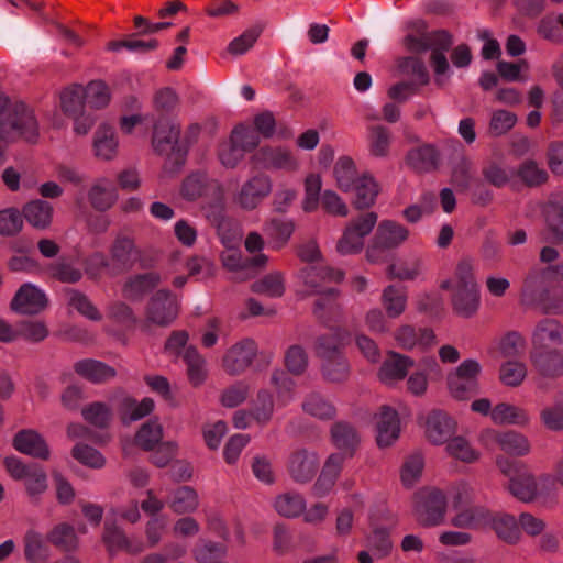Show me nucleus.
<instances>
[{
    "label": "nucleus",
    "instance_id": "57",
    "mask_svg": "<svg viewBox=\"0 0 563 563\" xmlns=\"http://www.w3.org/2000/svg\"><path fill=\"white\" fill-rule=\"evenodd\" d=\"M493 528L497 536L508 543L519 541L521 532L518 519L512 515L503 514L493 520Z\"/></svg>",
    "mask_w": 563,
    "mask_h": 563
},
{
    "label": "nucleus",
    "instance_id": "45",
    "mask_svg": "<svg viewBox=\"0 0 563 563\" xmlns=\"http://www.w3.org/2000/svg\"><path fill=\"white\" fill-rule=\"evenodd\" d=\"M321 373L331 383L345 382L350 376V364L344 354L321 360Z\"/></svg>",
    "mask_w": 563,
    "mask_h": 563
},
{
    "label": "nucleus",
    "instance_id": "38",
    "mask_svg": "<svg viewBox=\"0 0 563 563\" xmlns=\"http://www.w3.org/2000/svg\"><path fill=\"white\" fill-rule=\"evenodd\" d=\"M183 361L187 366V376L190 384L194 386L203 384L208 375L207 362L195 346L185 349Z\"/></svg>",
    "mask_w": 563,
    "mask_h": 563
},
{
    "label": "nucleus",
    "instance_id": "7",
    "mask_svg": "<svg viewBox=\"0 0 563 563\" xmlns=\"http://www.w3.org/2000/svg\"><path fill=\"white\" fill-rule=\"evenodd\" d=\"M553 488V478L550 476L536 478L529 472L510 477L508 484L510 494L523 503H530L539 497H547L551 494Z\"/></svg>",
    "mask_w": 563,
    "mask_h": 563
},
{
    "label": "nucleus",
    "instance_id": "32",
    "mask_svg": "<svg viewBox=\"0 0 563 563\" xmlns=\"http://www.w3.org/2000/svg\"><path fill=\"white\" fill-rule=\"evenodd\" d=\"M161 283V275L156 272H147L131 276L125 282L122 292L126 299L140 300L145 294L154 289Z\"/></svg>",
    "mask_w": 563,
    "mask_h": 563
},
{
    "label": "nucleus",
    "instance_id": "34",
    "mask_svg": "<svg viewBox=\"0 0 563 563\" xmlns=\"http://www.w3.org/2000/svg\"><path fill=\"white\" fill-rule=\"evenodd\" d=\"M74 369L82 378L96 384L108 382L117 374L113 367L91 358L76 362Z\"/></svg>",
    "mask_w": 563,
    "mask_h": 563
},
{
    "label": "nucleus",
    "instance_id": "64",
    "mask_svg": "<svg viewBox=\"0 0 563 563\" xmlns=\"http://www.w3.org/2000/svg\"><path fill=\"white\" fill-rule=\"evenodd\" d=\"M527 376V367L523 363L508 361L501 364L499 369L500 382L508 387L519 386Z\"/></svg>",
    "mask_w": 563,
    "mask_h": 563
},
{
    "label": "nucleus",
    "instance_id": "11",
    "mask_svg": "<svg viewBox=\"0 0 563 563\" xmlns=\"http://www.w3.org/2000/svg\"><path fill=\"white\" fill-rule=\"evenodd\" d=\"M178 312V297L167 289H161L151 297L146 318L154 324L166 327L177 318Z\"/></svg>",
    "mask_w": 563,
    "mask_h": 563
},
{
    "label": "nucleus",
    "instance_id": "48",
    "mask_svg": "<svg viewBox=\"0 0 563 563\" xmlns=\"http://www.w3.org/2000/svg\"><path fill=\"white\" fill-rule=\"evenodd\" d=\"M252 290L269 298H279L285 294V277L279 271H274L252 285Z\"/></svg>",
    "mask_w": 563,
    "mask_h": 563
},
{
    "label": "nucleus",
    "instance_id": "15",
    "mask_svg": "<svg viewBox=\"0 0 563 563\" xmlns=\"http://www.w3.org/2000/svg\"><path fill=\"white\" fill-rule=\"evenodd\" d=\"M48 305L46 294L36 285L23 284L10 302L12 311L20 314H37Z\"/></svg>",
    "mask_w": 563,
    "mask_h": 563
},
{
    "label": "nucleus",
    "instance_id": "21",
    "mask_svg": "<svg viewBox=\"0 0 563 563\" xmlns=\"http://www.w3.org/2000/svg\"><path fill=\"white\" fill-rule=\"evenodd\" d=\"M376 441L379 448L390 446L399 437L400 421L395 409L383 406L376 415Z\"/></svg>",
    "mask_w": 563,
    "mask_h": 563
},
{
    "label": "nucleus",
    "instance_id": "2",
    "mask_svg": "<svg viewBox=\"0 0 563 563\" xmlns=\"http://www.w3.org/2000/svg\"><path fill=\"white\" fill-rule=\"evenodd\" d=\"M342 271L328 266L308 265L299 272V278L308 287L310 294L320 295L313 308V313L323 322L336 320L341 313L338 303V290L327 287L329 283H339L343 279Z\"/></svg>",
    "mask_w": 563,
    "mask_h": 563
},
{
    "label": "nucleus",
    "instance_id": "29",
    "mask_svg": "<svg viewBox=\"0 0 563 563\" xmlns=\"http://www.w3.org/2000/svg\"><path fill=\"white\" fill-rule=\"evenodd\" d=\"M350 339L347 331L335 328L329 334H322L317 338L314 343V353L320 360L336 356L342 353V349Z\"/></svg>",
    "mask_w": 563,
    "mask_h": 563
},
{
    "label": "nucleus",
    "instance_id": "6",
    "mask_svg": "<svg viewBox=\"0 0 563 563\" xmlns=\"http://www.w3.org/2000/svg\"><path fill=\"white\" fill-rule=\"evenodd\" d=\"M406 47L416 54H430V63L437 77L449 71L446 53L452 46L451 37H406ZM439 81L440 79L437 78Z\"/></svg>",
    "mask_w": 563,
    "mask_h": 563
},
{
    "label": "nucleus",
    "instance_id": "31",
    "mask_svg": "<svg viewBox=\"0 0 563 563\" xmlns=\"http://www.w3.org/2000/svg\"><path fill=\"white\" fill-rule=\"evenodd\" d=\"M223 266L231 272H247L250 268H260L266 266L268 256L260 253L250 258H244L238 247L227 249L221 254Z\"/></svg>",
    "mask_w": 563,
    "mask_h": 563
},
{
    "label": "nucleus",
    "instance_id": "22",
    "mask_svg": "<svg viewBox=\"0 0 563 563\" xmlns=\"http://www.w3.org/2000/svg\"><path fill=\"white\" fill-rule=\"evenodd\" d=\"M532 347L558 349L563 345V324L555 319L539 321L531 336Z\"/></svg>",
    "mask_w": 563,
    "mask_h": 563
},
{
    "label": "nucleus",
    "instance_id": "39",
    "mask_svg": "<svg viewBox=\"0 0 563 563\" xmlns=\"http://www.w3.org/2000/svg\"><path fill=\"white\" fill-rule=\"evenodd\" d=\"M88 198L95 209L108 210L117 200L115 188L109 179L100 178L91 186Z\"/></svg>",
    "mask_w": 563,
    "mask_h": 563
},
{
    "label": "nucleus",
    "instance_id": "10",
    "mask_svg": "<svg viewBox=\"0 0 563 563\" xmlns=\"http://www.w3.org/2000/svg\"><path fill=\"white\" fill-rule=\"evenodd\" d=\"M377 222V214L368 212L352 221L339 240L336 251L341 255H350L361 252L364 245V238L368 235Z\"/></svg>",
    "mask_w": 563,
    "mask_h": 563
},
{
    "label": "nucleus",
    "instance_id": "18",
    "mask_svg": "<svg viewBox=\"0 0 563 563\" xmlns=\"http://www.w3.org/2000/svg\"><path fill=\"white\" fill-rule=\"evenodd\" d=\"M530 361L543 377L556 378L563 375V353L559 349L531 347Z\"/></svg>",
    "mask_w": 563,
    "mask_h": 563
},
{
    "label": "nucleus",
    "instance_id": "46",
    "mask_svg": "<svg viewBox=\"0 0 563 563\" xmlns=\"http://www.w3.org/2000/svg\"><path fill=\"white\" fill-rule=\"evenodd\" d=\"M331 439L333 444L352 455L358 443V435L354 427L347 422L339 421L331 428Z\"/></svg>",
    "mask_w": 563,
    "mask_h": 563
},
{
    "label": "nucleus",
    "instance_id": "16",
    "mask_svg": "<svg viewBox=\"0 0 563 563\" xmlns=\"http://www.w3.org/2000/svg\"><path fill=\"white\" fill-rule=\"evenodd\" d=\"M252 161L264 169L295 172L299 168V162L295 154L282 146L261 147L252 156Z\"/></svg>",
    "mask_w": 563,
    "mask_h": 563
},
{
    "label": "nucleus",
    "instance_id": "20",
    "mask_svg": "<svg viewBox=\"0 0 563 563\" xmlns=\"http://www.w3.org/2000/svg\"><path fill=\"white\" fill-rule=\"evenodd\" d=\"M455 428V421L441 410H434L426 418V435L435 445L446 443L454 434Z\"/></svg>",
    "mask_w": 563,
    "mask_h": 563
},
{
    "label": "nucleus",
    "instance_id": "44",
    "mask_svg": "<svg viewBox=\"0 0 563 563\" xmlns=\"http://www.w3.org/2000/svg\"><path fill=\"white\" fill-rule=\"evenodd\" d=\"M23 217L34 228L45 229L52 222L53 207L44 200H33L23 208Z\"/></svg>",
    "mask_w": 563,
    "mask_h": 563
},
{
    "label": "nucleus",
    "instance_id": "62",
    "mask_svg": "<svg viewBox=\"0 0 563 563\" xmlns=\"http://www.w3.org/2000/svg\"><path fill=\"white\" fill-rule=\"evenodd\" d=\"M198 563H222L225 561L227 547L221 543L205 542L194 549Z\"/></svg>",
    "mask_w": 563,
    "mask_h": 563
},
{
    "label": "nucleus",
    "instance_id": "12",
    "mask_svg": "<svg viewBox=\"0 0 563 563\" xmlns=\"http://www.w3.org/2000/svg\"><path fill=\"white\" fill-rule=\"evenodd\" d=\"M481 441L486 448L497 444L504 452L516 456L527 455L531 450L528 438L514 430L498 432L494 429H486L481 434Z\"/></svg>",
    "mask_w": 563,
    "mask_h": 563
},
{
    "label": "nucleus",
    "instance_id": "50",
    "mask_svg": "<svg viewBox=\"0 0 563 563\" xmlns=\"http://www.w3.org/2000/svg\"><path fill=\"white\" fill-rule=\"evenodd\" d=\"M489 521V514L484 507H471L457 512L451 523L461 529H477Z\"/></svg>",
    "mask_w": 563,
    "mask_h": 563
},
{
    "label": "nucleus",
    "instance_id": "13",
    "mask_svg": "<svg viewBox=\"0 0 563 563\" xmlns=\"http://www.w3.org/2000/svg\"><path fill=\"white\" fill-rule=\"evenodd\" d=\"M181 196L188 201L200 197H208L216 201L223 198V188L220 181L209 178L205 173H192L185 178L181 185Z\"/></svg>",
    "mask_w": 563,
    "mask_h": 563
},
{
    "label": "nucleus",
    "instance_id": "19",
    "mask_svg": "<svg viewBox=\"0 0 563 563\" xmlns=\"http://www.w3.org/2000/svg\"><path fill=\"white\" fill-rule=\"evenodd\" d=\"M141 251L133 239L119 235L110 247V260L117 273L131 269L140 260Z\"/></svg>",
    "mask_w": 563,
    "mask_h": 563
},
{
    "label": "nucleus",
    "instance_id": "40",
    "mask_svg": "<svg viewBox=\"0 0 563 563\" xmlns=\"http://www.w3.org/2000/svg\"><path fill=\"white\" fill-rule=\"evenodd\" d=\"M407 291L405 287L389 285L382 294V303L389 318L396 319L400 317L407 307Z\"/></svg>",
    "mask_w": 563,
    "mask_h": 563
},
{
    "label": "nucleus",
    "instance_id": "3",
    "mask_svg": "<svg viewBox=\"0 0 563 563\" xmlns=\"http://www.w3.org/2000/svg\"><path fill=\"white\" fill-rule=\"evenodd\" d=\"M180 126L168 119H159L153 129L152 146L159 154H168L165 169L178 172L186 162L187 146L179 142Z\"/></svg>",
    "mask_w": 563,
    "mask_h": 563
},
{
    "label": "nucleus",
    "instance_id": "49",
    "mask_svg": "<svg viewBox=\"0 0 563 563\" xmlns=\"http://www.w3.org/2000/svg\"><path fill=\"white\" fill-rule=\"evenodd\" d=\"M274 508L283 517L296 518L303 514L306 500L298 493H285L275 498Z\"/></svg>",
    "mask_w": 563,
    "mask_h": 563
},
{
    "label": "nucleus",
    "instance_id": "54",
    "mask_svg": "<svg viewBox=\"0 0 563 563\" xmlns=\"http://www.w3.org/2000/svg\"><path fill=\"white\" fill-rule=\"evenodd\" d=\"M48 541L64 551H74L78 548V537L75 528L66 522L56 525L47 534Z\"/></svg>",
    "mask_w": 563,
    "mask_h": 563
},
{
    "label": "nucleus",
    "instance_id": "59",
    "mask_svg": "<svg viewBox=\"0 0 563 563\" xmlns=\"http://www.w3.org/2000/svg\"><path fill=\"white\" fill-rule=\"evenodd\" d=\"M81 415L88 423L99 429L107 428L112 419L111 408L100 401L89 404L82 408Z\"/></svg>",
    "mask_w": 563,
    "mask_h": 563
},
{
    "label": "nucleus",
    "instance_id": "1",
    "mask_svg": "<svg viewBox=\"0 0 563 563\" xmlns=\"http://www.w3.org/2000/svg\"><path fill=\"white\" fill-rule=\"evenodd\" d=\"M38 136V122L33 110L23 101L0 92V163L4 145L20 140L35 143Z\"/></svg>",
    "mask_w": 563,
    "mask_h": 563
},
{
    "label": "nucleus",
    "instance_id": "30",
    "mask_svg": "<svg viewBox=\"0 0 563 563\" xmlns=\"http://www.w3.org/2000/svg\"><path fill=\"white\" fill-rule=\"evenodd\" d=\"M476 261L470 256L462 257L454 269L453 276L441 284L442 289L477 287L475 277Z\"/></svg>",
    "mask_w": 563,
    "mask_h": 563
},
{
    "label": "nucleus",
    "instance_id": "35",
    "mask_svg": "<svg viewBox=\"0 0 563 563\" xmlns=\"http://www.w3.org/2000/svg\"><path fill=\"white\" fill-rule=\"evenodd\" d=\"M492 421L499 426L526 427L530 422V416L528 411L521 407L508 402H500L493 408Z\"/></svg>",
    "mask_w": 563,
    "mask_h": 563
},
{
    "label": "nucleus",
    "instance_id": "17",
    "mask_svg": "<svg viewBox=\"0 0 563 563\" xmlns=\"http://www.w3.org/2000/svg\"><path fill=\"white\" fill-rule=\"evenodd\" d=\"M256 353L257 345L253 340H241L224 353L222 367L229 375H239L251 366Z\"/></svg>",
    "mask_w": 563,
    "mask_h": 563
},
{
    "label": "nucleus",
    "instance_id": "8",
    "mask_svg": "<svg viewBox=\"0 0 563 563\" xmlns=\"http://www.w3.org/2000/svg\"><path fill=\"white\" fill-rule=\"evenodd\" d=\"M273 190L272 178L257 173L249 177L234 195V202L243 210L251 211L256 209Z\"/></svg>",
    "mask_w": 563,
    "mask_h": 563
},
{
    "label": "nucleus",
    "instance_id": "43",
    "mask_svg": "<svg viewBox=\"0 0 563 563\" xmlns=\"http://www.w3.org/2000/svg\"><path fill=\"white\" fill-rule=\"evenodd\" d=\"M423 269L422 260L418 256H412L389 265L388 276L399 280H416L422 275Z\"/></svg>",
    "mask_w": 563,
    "mask_h": 563
},
{
    "label": "nucleus",
    "instance_id": "60",
    "mask_svg": "<svg viewBox=\"0 0 563 563\" xmlns=\"http://www.w3.org/2000/svg\"><path fill=\"white\" fill-rule=\"evenodd\" d=\"M163 438V427L157 420L144 423L135 435L136 444L145 451H151Z\"/></svg>",
    "mask_w": 563,
    "mask_h": 563
},
{
    "label": "nucleus",
    "instance_id": "14",
    "mask_svg": "<svg viewBox=\"0 0 563 563\" xmlns=\"http://www.w3.org/2000/svg\"><path fill=\"white\" fill-rule=\"evenodd\" d=\"M320 466L318 454L314 451L299 448L294 450L287 461V471L291 479L305 484L316 476Z\"/></svg>",
    "mask_w": 563,
    "mask_h": 563
},
{
    "label": "nucleus",
    "instance_id": "5",
    "mask_svg": "<svg viewBox=\"0 0 563 563\" xmlns=\"http://www.w3.org/2000/svg\"><path fill=\"white\" fill-rule=\"evenodd\" d=\"M482 365L474 358L464 360L448 375L450 394L459 400H465L479 393L478 377Z\"/></svg>",
    "mask_w": 563,
    "mask_h": 563
},
{
    "label": "nucleus",
    "instance_id": "24",
    "mask_svg": "<svg viewBox=\"0 0 563 563\" xmlns=\"http://www.w3.org/2000/svg\"><path fill=\"white\" fill-rule=\"evenodd\" d=\"M102 539L111 555L119 551L136 554L144 550V543L141 540L129 539L122 529L109 522L104 525Z\"/></svg>",
    "mask_w": 563,
    "mask_h": 563
},
{
    "label": "nucleus",
    "instance_id": "41",
    "mask_svg": "<svg viewBox=\"0 0 563 563\" xmlns=\"http://www.w3.org/2000/svg\"><path fill=\"white\" fill-rule=\"evenodd\" d=\"M154 401L151 398H144L141 401L125 396L121 399L119 412L124 423L137 421L154 410Z\"/></svg>",
    "mask_w": 563,
    "mask_h": 563
},
{
    "label": "nucleus",
    "instance_id": "53",
    "mask_svg": "<svg viewBox=\"0 0 563 563\" xmlns=\"http://www.w3.org/2000/svg\"><path fill=\"white\" fill-rule=\"evenodd\" d=\"M515 177L528 187H538L548 180V172L536 161L527 159L515 169Z\"/></svg>",
    "mask_w": 563,
    "mask_h": 563
},
{
    "label": "nucleus",
    "instance_id": "42",
    "mask_svg": "<svg viewBox=\"0 0 563 563\" xmlns=\"http://www.w3.org/2000/svg\"><path fill=\"white\" fill-rule=\"evenodd\" d=\"M355 198L353 205L357 209H366L374 205L378 195V184L369 174H363L354 185Z\"/></svg>",
    "mask_w": 563,
    "mask_h": 563
},
{
    "label": "nucleus",
    "instance_id": "33",
    "mask_svg": "<svg viewBox=\"0 0 563 563\" xmlns=\"http://www.w3.org/2000/svg\"><path fill=\"white\" fill-rule=\"evenodd\" d=\"M301 408L305 413L319 420H332L336 416L334 404L327 396L318 391L309 393L305 397Z\"/></svg>",
    "mask_w": 563,
    "mask_h": 563
},
{
    "label": "nucleus",
    "instance_id": "56",
    "mask_svg": "<svg viewBox=\"0 0 563 563\" xmlns=\"http://www.w3.org/2000/svg\"><path fill=\"white\" fill-rule=\"evenodd\" d=\"M446 443V452L455 460L474 463L481 456V453L464 437H453Z\"/></svg>",
    "mask_w": 563,
    "mask_h": 563
},
{
    "label": "nucleus",
    "instance_id": "37",
    "mask_svg": "<svg viewBox=\"0 0 563 563\" xmlns=\"http://www.w3.org/2000/svg\"><path fill=\"white\" fill-rule=\"evenodd\" d=\"M295 231V223L290 219H272L264 225V233L269 240L272 247L279 250L290 240Z\"/></svg>",
    "mask_w": 563,
    "mask_h": 563
},
{
    "label": "nucleus",
    "instance_id": "52",
    "mask_svg": "<svg viewBox=\"0 0 563 563\" xmlns=\"http://www.w3.org/2000/svg\"><path fill=\"white\" fill-rule=\"evenodd\" d=\"M59 98L63 112L69 117L77 115L84 109L85 88L78 84L71 85L62 90Z\"/></svg>",
    "mask_w": 563,
    "mask_h": 563
},
{
    "label": "nucleus",
    "instance_id": "47",
    "mask_svg": "<svg viewBox=\"0 0 563 563\" xmlns=\"http://www.w3.org/2000/svg\"><path fill=\"white\" fill-rule=\"evenodd\" d=\"M271 383L275 387L277 404L280 407L289 405L295 399L296 383L285 371L275 369Z\"/></svg>",
    "mask_w": 563,
    "mask_h": 563
},
{
    "label": "nucleus",
    "instance_id": "63",
    "mask_svg": "<svg viewBox=\"0 0 563 563\" xmlns=\"http://www.w3.org/2000/svg\"><path fill=\"white\" fill-rule=\"evenodd\" d=\"M48 272L52 277L62 283H77L81 279V271L71 262L67 260H59L48 266Z\"/></svg>",
    "mask_w": 563,
    "mask_h": 563
},
{
    "label": "nucleus",
    "instance_id": "23",
    "mask_svg": "<svg viewBox=\"0 0 563 563\" xmlns=\"http://www.w3.org/2000/svg\"><path fill=\"white\" fill-rule=\"evenodd\" d=\"M13 446L16 451L35 459L47 460L49 449L45 439L33 429L19 431L13 439Z\"/></svg>",
    "mask_w": 563,
    "mask_h": 563
},
{
    "label": "nucleus",
    "instance_id": "4",
    "mask_svg": "<svg viewBox=\"0 0 563 563\" xmlns=\"http://www.w3.org/2000/svg\"><path fill=\"white\" fill-rule=\"evenodd\" d=\"M448 498L437 487H424L415 495V516L422 527H437L445 522Z\"/></svg>",
    "mask_w": 563,
    "mask_h": 563
},
{
    "label": "nucleus",
    "instance_id": "26",
    "mask_svg": "<svg viewBox=\"0 0 563 563\" xmlns=\"http://www.w3.org/2000/svg\"><path fill=\"white\" fill-rule=\"evenodd\" d=\"M394 338L397 344L405 350H412L415 347L427 349L434 344L435 335L431 329H416L411 325L405 324L399 327Z\"/></svg>",
    "mask_w": 563,
    "mask_h": 563
},
{
    "label": "nucleus",
    "instance_id": "9",
    "mask_svg": "<svg viewBox=\"0 0 563 563\" xmlns=\"http://www.w3.org/2000/svg\"><path fill=\"white\" fill-rule=\"evenodd\" d=\"M408 230L391 220L382 221L377 228L374 243L366 251V257L372 263L382 261V251L398 247L408 238Z\"/></svg>",
    "mask_w": 563,
    "mask_h": 563
},
{
    "label": "nucleus",
    "instance_id": "25",
    "mask_svg": "<svg viewBox=\"0 0 563 563\" xmlns=\"http://www.w3.org/2000/svg\"><path fill=\"white\" fill-rule=\"evenodd\" d=\"M413 365L415 362L411 357L391 351L383 362L378 372V377L382 383L393 385L402 380L406 377L408 369Z\"/></svg>",
    "mask_w": 563,
    "mask_h": 563
},
{
    "label": "nucleus",
    "instance_id": "61",
    "mask_svg": "<svg viewBox=\"0 0 563 563\" xmlns=\"http://www.w3.org/2000/svg\"><path fill=\"white\" fill-rule=\"evenodd\" d=\"M67 302L81 316L92 321H100L102 316L91 300L81 291L70 289L67 292Z\"/></svg>",
    "mask_w": 563,
    "mask_h": 563
},
{
    "label": "nucleus",
    "instance_id": "28",
    "mask_svg": "<svg viewBox=\"0 0 563 563\" xmlns=\"http://www.w3.org/2000/svg\"><path fill=\"white\" fill-rule=\"evenodd\" d=\"M453 310L463 318L474 316L481 303L479 287L452 288Z\"/></svg>",
    "mask_w": 563,
    "mask_h": 563
},
{
    "label": "nucleus",
    "instance_id": "36",
    "mask_svg": "<svg viewBox=\"0 0 563 563\" xmlns=\"http://www.w3.org/2000/svg\"><path fill=\"white\" fill-rule=\"evenodd\" d=\"M118 139L114 130L107 125L101 124L93 137V152L97 158L102 161H111L118 153Z\"/></svg>",
    "mask_w": 563,
    "mask_h": 563
},
{
    "label": "nucleus",
    "instance_id": "55",
    "mask_svg": "<svg viewBox=\"0 0 563 563\" xmlns=\"http://www.w3.org/2000/svg\"><path fill=\"white\" fill-rule=\"evenodd\" d=\"M334 176L339 188L351 191L361 176H357L356 167L352 158L340 157L334 165Z\"/></svg>",
    "mask_w": 563,
    "mask_h": 563
},
{
    "label": "nucleus",
    "instance_id": "58",
    "mask_svg": "<svg viewBox=\"0 0 563 563\" xmlns=\"http://www.w3.org/2000/svg\"><path fill=\"white\" fill-rule=\"evenodd\" d=\"M391 141L390 131L383 125L369 128L368 148L371 155L375 157H385L388 155Z\"/></svg>",
    "mask_w": 563,
    "mask_h": 563
},
{
    "label": "nucleus",
    "instance_id": "51",
    "mask_svg": "<svg viewBox=\"0 0 563 563\" xmlns=\"http://www.w3.org/2000/svg\"><path fill=\"white\" fill-rule=\"evenodd\" d=\"M199 506L196 490L189 486H181L174 490L169 500L170 509L176 514L194 512Z\"/></svg>",
    "mask_w": 563,
    "mask_h": 563
},
{
    "label": "nucleus",
    "instance_id": "27",
    "mask_svg": "<svg viewBox=\"0 0 563 563\" xmlns=\"http://www.w3.org/2000/svg\"><path fill=\"white\" fill-rule=\"evenodd\" d=\"M407 164L419 173L432 172L441 162V154L435 145L423 144L407 153Z\"/></svg>",
    "mask_w": 563,
    "mask_h": 563
}]
</instances>
